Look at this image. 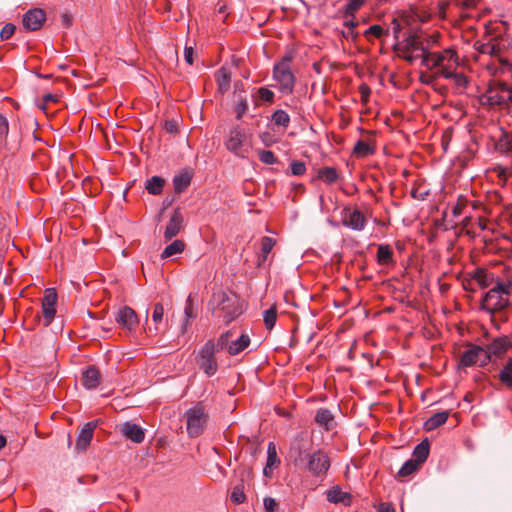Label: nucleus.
Listing matches in <instances>:
<instances>
[{
  "instance_id": "f257e3e1",
  "label": "nucleus",
  "mask_w": 512,
  "mask_h": 512,
  "mask_svg": "<svg viewBox=\"0 0 512 512\" xmlns=\"http://www.w3.org/2000/svg\"><path fill=\"white\" fill-rule=\"evenodd\" d=\"M420 65L425 69L420 75L421 82L432 84L439 79L449 78L454 70H458L459 56L455 47L435 50L432 45Z\"/></svg>"
},
{
  "instance_id": "f03ea898",
  "label": "nucleus",
  "mask_w": 512,
  "mask_h": 512,
  "mask_svg": "<svg viewBox=\"0 0 512 512\" xmlns=\"http://www.w3.org/2000/svg\"><path fill=\"white\" fill-rule=\"evenodd\" d=\"M512 41L501 33L489 37L486 41H476L474 48L483 56H490L485 63L490 75H507L512 77V63L504 56Z\"/></svg>"
},
{
  "instance_id": "7ed1b4c3",
  "label": "nucleus",
  "mask_w": 512,
  "mask_h": 512,
  "mask_svg": "<svg viewBox=\"0 0 512 512\" xmlns=\"http://www.w3.org/2000/svg\"><path fill=\"white\" fill-rule=\"evenodd\" d=\"M511 294L512 281L497 280L496 284L482 297V310L490 314L504 313L510 307Z\"/></svg>"
},
{
  "instance_id": "20e7f679",
  "label": "nucleus",
  "mask_w": 512,
  "mask_h": 512,
  "mask_svg": "<svg viewBox=\"0 0 512 512\" xmlns=\"http://www.w3.org/2000/svg\"><path fill=\"white\" fill-rule=\"evenodd\" d=\"M437 42V36L424 37L421 34L409 35L402 44L400 51L402 57L413 63L417 59L423 60V57L432 49V45Z\"/></svg>"
},
{
  "instance_id": "39448f33",
  "label": "nucleus",
  "mask_w": 512,
  "mask_h": 512,
  "mask_svg": "<svg viewBox=\"0 0 512 512\" xmlns=\"http://www.w3.org/2000/svg\"><path fill=\"white\" fill-rule=\"evenodd\" d=\"M213 300L217 302L214 314L225 324L231 323L243 313V304L236 295L220 292L213 295Z\"/></svg>"
},
{
  "instance_id": "423d86ee",
  "label": "nucleus",
  "mask_w": 512,
  "mask_h": 512,
  "mask_svg": "<svg viewBox=\"0 0 512 512\" xmlns=\"http://www.w3.org/2000/svg\"><path fill=\"white\" fill-rule=\"evenodd\" d=\"M291 61L290 56H285L273 67V79L277 82L279 91L285 95L293 93L296 83V77L291 69Z\"/></svg>"
},
{
  "instance_id": "0eeeda50",
  "label": "nucleus",
  "mask_w": 512,
  "mask_h": 512,
  "mask_svg": "<svg viewBox=\"0 0 512 512\" xmlns=\"http://www.w3.org/2000/svg\"><path fill=\"white\" fill-rule=\"evenodd\" d=\"M220 348L213 340L207 341L199 350L196 362L199 368L208 376L216 374L218 363L215 357L216 352Z\"/></svg>"
},
{
  "instance_id": "6e6552de",
  "label": "nucleus",
  "mask_w": 512,
  "mask_h": 512,
  "mask_svg": "<svg viewBox=\"0 0 512 512\" xmlns=\"http://www.w3.org/2000/svg\"><path fill=\"white\" fill-rule=\"evenodd\" d=\"M483 100L491 107L507 108L512 105V87L505 83L491 86L483 95Z\"/></svg>"
},
{
  "instance_id": "1a4fd4ad",
  "label": "nucleus",
  "mask_w": 512,
  "mask_h": 512,
  "mask_svg": "<svg viewBox=\"0 0 512 512\" xmlns=\"http://www.w3.org/2000/svg\"><path fill=\"white\" fill-rule=\"evenodd\" d=\"M185 418L187 432L191 437H197L203 433L208 421V414L201 404L188 409Z\"/></svg>"
},
{
  "instance_id": "9d476101",
  "label": "nucleus",
  "mask_w": 512,
  "mask_h": 512,
  "mask_svg": "<svg viewBox=\"0 0 512 512\" xmlns=\"http://www.w3.org/2000/svg\"><path fill=\"white\" fill-rule=\"evenodd\" d=\"M232 335L231 331L221 334L217 340V346L220 349H226L229 355L235 356L244 351L250 345V337L247 334H242L236 340H229Z\"/></svg>"
},
{
  "instance_id": "9b49d317",
  "label": "nucleus",
  "mask_w": 512,
  "mask_h": 512,
  "mask_svg": "<svg viewBox=\"0 0 512 512\" xmlns=\"http://www.w3.org/2000/svg\"><path fill=\"white\" fill-rule=\"evenodd\" d=\"M486 364H488V356L484 351V347L468 344L466 350L461 355L460 365L471 367L474 365L485 366Z\"/></svg>"
},
{
  "instance_id": "f8f14e48",
  "label": "nucleus",
  "mask_w": 512,
  "mask_h": 512,
  "mask_svg": "<svg viewBox=\"0 0 512 512\" xmlns=\"http://www.w3.org/2000/svg\"><path fill=\"white\" fill-rule=\"evenodd\" d=\"M245 140L246 134L244 131L239 126L233 127L229 131L225 146L237 157L245 158L247 153V149L244 148Z\"/></svg>"
},
{
  "instance_id": "ddd939ff",
  "label": "nucleus",
  "mask_w": 512,
  "mask_h": 512,
  "mask_svg": "<svg viewBox=\"0 0 512 512\" xmlns=\"http://www.w3.org/2000/svg\"><path fill=\"white\" fill-rule=\"evenodd\" d=\"M429 452L430 450H413V457L402 465L397 476L405 478L417 472L427 460Z\"/></svg>"
},
{
  "instance_id": "4468645a",
  "label": "nucleus",
  "mask_w": 512,
  "mask_h": 512,
  "mask_svg": "<svg viewBox=\"0 0 512 512\" xmlns=\"http://www.w3.org/2000/svg\"><path fill=\"white\" fill-rule=\"evenodd\" d=\"M341 222L352 230L362 231L367 224V219L359 209L345 207L342 211Z\"/></svg>"
},
{
  "instance_id": "2eb2a0df",
  "label": "nucleus",
  "mask_w": 512,
  "mask_h": 512,
  "mask_svg": "<svg viewBox=\"0 0 512 512\" xmlns=\"http://www.w3.org/2000/svg\"><path fill=\"white\" fill-rule=\"evenodd\" d=\"M330 467V461L327 455L322 450H316L314 453L308 455V470L315 476L326 474Z\"/></svg>"
},
{
  "instance_id": "dca6fc26",
  "label": "nucleus",
  "mask_w": 512,
  "mask_h": 512,
  "mask_svg": "<svg viewBox=\"0 0 512 512\" xmlns=\"http://www.w3.org/2000/svg\"><path fill=\"white\" fill-rule=\"evenodd\" d=\"M57 293L53 288H47L42 299V313L45 326H49L56 314Z\"/></svg>"
},
{
  "instance_id": "f3484780",
  "label": "nucleus",
  "mask_w": 512,
  "mask_h": 512,
  "mask_svg": "<svg viewBox=\"0 0 512 512\" xmlns=\"http://www.w3.org/2000/svg\"><path fill=\"white\" fill-rule=\"evenodd\" d=\"M115 319L122 329H125L129 332L136 330L139 324L136 312L128 306L122 307L118 311Z\"/></svg>"
},
{
  "instance_id": "a211bd4d",
  "label": "nucleus",
  "mask_w": 512,
  "mask_h": 512,
  "mask_svg": "<svg viewBox=\"0 0 512 512\" xmlns=\"http://www.w3.org/2000/svg\"><path fill=\"white\" fill-rule=\"evenodd\" d=\"M119 432L126 439L131 440L135 444H140L144 441L145 432L144 429L131 421H127L119 425Z\"/></svg>"
},
{
  "instance_id": "6ab92c4d",
  "label": "nucleus",
  "mask_w": 512,
  "mask_h": 512,
  "mask_svg": "<svg viewBox=\"0 0 512 512\" xmlns=\"http://www.w3.org/2000/svg\"><path fill=\"white\" fill-rule=\"evenodd\" d=\"M46 20V14L42 9L34 8L23 16V26L30 31L39 30Z\"/></svg>"
},
{
  "instance_id": "aec40b11",
  "label": "nucleus",
  "mask_w": 512,
  "mask_h": 512,
  "mask_svg": "<svg viewBox=\"0 0 512 512\" xmlns=\"http://www.w3.org/2000/svg\"><path fill=\"white\" fill-rule=\"evenodd\" d=\"M509 346L510 343L506 338H497L484 347V351L488 356V363L492 359L501 358L507 352Z\"/></svg>"
},
{
  "instance_id": "412c9836",
  "label": "nucleus",
  "mask_w": 512,
  "mask_h": 512,
  "mask_svg": "<svg viewBox=\"0 0 512 512\" xmlns=\"http://www.w3.org/2000/svg\"><path fill=\"white\" fill-rule=\"evenodd\" d=\"M183 221L184 219L181 212L179 210H175L164 231V238L166 241L171 240L173 237L179 234L183 228Z\"/></svg>"
},
{
  "instance_id": "4be33fe9",
  "label": "nucleus",
  "mask_w": 512,
  "mask_h": 512,
  "mask_svg": "<svg viewBox=\"0 0 512 512\" xmlns=\"http://www.w3.org/2000/svg\"><path fill=\"white\" fill-rule=\"evenodd\" d=\"M315 423L327 431L336 427V420L333 413L327 408H319L314 416Z\"/></svg>"
},
{
  "instance_id": "5701e85b",
  "label": "nucleus",
  "mask_w": 512,
  "mask_h": 512,
  "mask_svg": "<svg viewBox=\"0 0 512 512\" xmlns=\"http://www.w3.org/2000/svg\"><path fill=\"white\" fill-rule=\"evenodd\" d=\"M359 26V21L352 18H344L343 29L340 34L345 40L356 44L359 41L360 33L356 30Z\"/></svg>"
},
{
  "instance_id": "b1692460",
  "label": "nucleus",
  "mask_w": 512,
  "mask_h": 512,
  "mask_svg": "<svg viewBox=\"0 0 512 512\" xmlns=\"http://www.w3.org/2000/svg\"><path fill=\"white\" fill-rule=\"evenodd\" d=\"M471 279L475 281L481 288H488L494 286L498 279L495 278L494 273L489 272L484 268H477L471 274Z\"/></svg>"
},
{
  "instance_id": "393cba45",
  "label": "nucleus",
  "mask_w": 512,
  "mask_h": 512,
  "mask_svg": "<svg viewBox=\"0 0 512 512\" xmlns=\"http://www.w3.org/2000/svg\"><path fill=\"white\" fill-rule=\"evenodd\" d=\"M97 425L98 421H91L82 427L77 439V448H86L90 444Z\"/></svg>"
},
{
  "instance_id": "a878e982",
  "label": "nucleus",
  "mask_w": 512,
  "mask_h": 512,
  "mask_svg": "<svg viewBox=\"0 0 512 512\" xmlns=\"http://www.w3.org/2000/svg\"><path fill=\"white\" fill-rule=\"evenodd\" d=\"M101 382L100 371L95 366H89L82 375V383L87 389L96 388Z\"/></svg>"
},
{
  "instance_id": "bb28decb",
  "label": "nucleus",
  "mask_w": 512,
  "mask_h": 512,
  "mask_svg": "<svg viewBox=\"0 0 512 512\" xmlns=\"http://www.w3.org/2000/svg\"><path fill=\"white\" fill-rule=\"evenodd\" d=\"M375 153V142L372 140H358L353 148V155L357 158H365Z\"/></svg>"
},
{
  "instance_id": "cd10ccee",
  "label": "nucleus",
  "mask_w": 512,
  "mask_h": 512,
  "mask_svg": "<svg viewBox=\"0 0 512 512\" xmlns=\"http://www.w3.org/2000/svg\"><path fill=\"white\" fill-rule=\"evenodd\" d=\"M185 318L182 323L181 332L185 333L188 330V327L193 319L197 317V311L193 303L192 296L189 295L184 308Z\"/></svg>"
},
{
  "instance_id": "c85d7f7f",
  "label": "nucleus",
  "mask_w": 512,
  "mask_h": 512,
  "mask_svg": "<svg viewBox=\"0 0 512 512\" xmlns=\"http://www.w3.org/2000/svg\"><path fill=\"white\" fill-rule=\"evenodd\" d=\"M393 250L388 244H380L377 248L376 260L379 265L394 264Z\"/></svg>"
},
{
  "instance_id": "c756f323",
  "label": "nucleus",
  "mask_w": 512,
  "mask_h": 512,
  "mask_svg": "<svg viewBox=\"0 0 512 512\" xmlns=\"http://www.w3.org/2000/svg\"><path fill=\"white\" fill-rule=\"evenodd\" d=\"M448 417V411L437 412L425 421L424 427L428 431L435 430L439 426L443 425L447 421Z\"/></svg>"
},
{
  "instance_id": "7c9ffc66",
  "label": "nucleus",
  "mask_w": 512,
  "mask_h": 512,
  "mask_svg": "<svg viewBox=\"0 0 512 512\" xmlns=\"http://www.w3.org/2000/svg\"><path fill=\"white\" fill-rule=\"evenodd\" d=\"M327 500L331 503L348 504L350 501V495L343 492L339 486H334L327 491Z\"/></svg>"
},
{
  "instance_id": "2f4dec72",
  "label": "nucleus",
  "mask_w": 512,
  "mask_h": 512,
  "mask_svg": "<svg viewBox=\"0 0 512 512\" xmlns=\"http://www.w3.org/2000/svg\"><path fill=\"white\" fill-rule=\"evenodd\" d=\"M219 90L224 93L230 87L231 73L225 67L220 68L215 74Z\"/></svg>"
},
{
  "instance_id": "473e14b6",
  "label": "nucleus",
  "mask_w": 512,
  "mask_h": 512,
  "mask_svg": "<svg viewBox=\"0 0 512 512\" xmlns=\"http://www.w3.org/2000/svg\"><path fill=\"white\" fill-rule=\"evenodd\" d=\"M267 452V462L266 466L264 467L263 474L266 477H271L273 474V470L279 467L281 461L277 455V450H267Z\"/></svg>"
},
{
  "instance_id": "72a5a7b5",
  "label": "nucleus",
  "mask_w": 512,
  "mask_h": 512,
  "mask_svg": "<svg viewBox=\"0 0 512 512\" xmlns=\"http://www.w3.org/2000/svg\"><path fill=\"white\" fill-rule=\"evenodd\" d=\"M184 249H185L184 241L177 239L165 247V249L163 250V252L161 254V258L166 259V258L172 257L174 255L180 254L184 251Z\"/></svg>"
},
{
  "instance_id": "f704fd0d",
  "label": "nucleus",
  "mask_w": 512,
  "mask_h": 512,
  "mask_svg": "<svg viewBox=\"0 0 512 512\" xmlns=\"http://www.w3.org/2000/svg\"><path fill=\"white\" fill-rule=\"evenodd\" d=\"M317 176L327 184H334L339 179V174L334 167L320 168Z\"/></svg>"
},
{
  "instance_id": "c9c22d12",
  "label": "nucleus",
  "mask_w": 512,
  "mask_h": 512,
  "mask_svg": "<svg viewBox=\"0 0 512 512\" xmlns=\"http://www.w3.org/2000/svg\"><path fill=\"white\" fill-rule=\"evenodd\" d=\"M164 184L165 180L163 178L159 176H153L152 178L147 180L145 188L149 194L159 195L163 190Z\"/></svg>"
},
{
  "instance_id": "e433bc0d",
  "label": "nucleus",
  "mask_w": 512,
  "mask_h": 512,
  "mask_svg": "<svg viewBox=\"0 0 512 512\" xmlns=\"http://www.w3.org/2000/svg\"><path fill=\"white\" fill-rule=\"evenodd\" d=\"M191 182L189 173H181L173 178V186L176 193L180 194L188 188Z\"/></svg>"
},
{
  "instance_id": "4c0bfd02",
  "label": "nucleus",
  "mask_w": 512,
  "mask_h": 512,
  "mask_svg": "<svg viewBox=\"0 0 512 512\" xmlns=\"http://www.w3.org/2000/svg\"><path fill=\"white\" fill-rule=\"evenodd\" d=\"M271 121L274 125L286 129L290 124V116L285 110L278 109L272 114Z\"/></svg>"
},
{
  "instance_id": "58836bf2",
  "label": "nucleus",
  "mask_w": 512,
  "mask_h": 512,
  "mask_svg": "<svg viewBox=\"0 0 512 512\" xmlns=\"http://www.w3.org/2000/svg\"><path fill=\"white\" fill-rule=\"evenodd\" d=\"M387 34L388 32L385 31L380 25H372L363 32V36L367 39V41L371 43H373L374 39H380Z\"/></svg>"
},
{
  "instance_id": "ea45409f",
  "label": "nucleus",
  "mask_w": 512,
  "mask_h": 512,
  "mask_svg": "<svg viewBox=\"0 0 512 512\" xmlns=\"http://www.w3.org/2000/svg\"><path fill=\"white\" fill-rule=\"evenodd\" d=\"M244 489V480L242 478L240 483L236 484L231 492L230 499L234 504L239 505L246 500Z\"/></svg>"
},
{
  "instance_id": "a19ab883",
  "label": "nucleus",
  "mask_w": 512,
  "mask_h": 512,
  "mask_svg": "<svg viewBox=\"0 0 512 512\" xmlns=\"http://www.w3.org/2000/svg\"><path fill=\"white\" fill-rule=\"evenodd\" d=\"M275 239L265 236L261 239V248H260V262H264L270 252L272 251L273 247L275 246Z\"/></svg>"
},
{
  "instance_id": "79ce46f5",
  "label": "nucleus",
  "mask_w": 512,
  "mask_h": 512,
  "mask_svg": "<svg viewBox=\"0 0 512 512\" xmlns=\"http://www.w3.org/2000/svg\"><path fill=\"white\" fill-rule=\"evenodd\" d=\"M365 0H349L344 7V18L356 19L355 14L363 6Z\"/></svg>"
},
{
  "instance_id": "37998d69",
  "label": "nucleus",
  "mask_w": 512,
  "mask_h": 512,
  "mask_svg": "<svg viewBox=\"0 0 512 512\" xmlns=\"http://www.w3.org/2000/svg\"><path fill=\"white\" fill-rule=\"evenodd\" d=\"M496 148L501 152H512V130L504 132L496 143Z\"/></svg>"
},
{
  "instance_id": "c03bdc74",
  "label": "nucleus",
  "mask_w": 512,
  "mask_h": 512,
  "mask_svg": "<svg viewBox=\"0 0 512 512\" xmlns=\"http://www.w3.org/2000/svg\"><path fill=\"white\" fill-rule=\"evenodd\" d=\"M277 308L271 306L269 309L263 312V321L266 329L272 330L277 320Z\"/></svg>"
},
{
  "instance_id": "a18cd8bd",
  "label": "nucleus",
  "mask_w": 512,
  "mask_h": 512,
  "mask_svg": "<svg viewBox=\"0 0 512 512\" xmlns=\"http://www.w3.org/2000/svg\"><path fill=\"white\" fill-rule=\"evenodd\" d=\"M503 384L512 389V358H510L499 374Z\"/></svg>"
},
{
  "instance_id": "49530a36",
  "label": "nucleus",
  "mask_w": 512,
  "mask_h": 512,
  "mask_svg": "<svg viewBox=\"0 0 512 512\" xmlns=\"http://www.w3.org/2000/svg\"><path fill=\"white\" fill-rule=\"evenodd\" d=\"M448 79L453 81L456 89L459 92H462L468 84L467 77L463 73L457 72V70H454Z\"/></svg>"
},
{
  "instance_id": "de8ad7c7",
  "label": "nucleus",
  "mask_w": 512,
  "mask_h": 512,
  "mask_svg": "<svg viewBox=\"0 0 512 512\" xmlns=\"http://www.w3.org/2000/svg\"><path fill=\"white\" fill-rule=\"evenodd\" d=\"M164 317V307L161 303H156L154 305V310L152 314V320L155 324V331L159 330V325L162 323Z\"/></svg>"
},
{
  "instance_id": "09e8293b",
  "label": "nucleus",
  "mask_w": 512,
  "mask_h": 512,
  "mask_svg": "<svg viewBox=\"0 0 512 512\" xmlns=\"http://www.w3.org/2000/svg\"><path fill=\"white\" fill-rule=\"evenodd\" d=\"M259 160L264 164H274L277 162V158L274 153L270 150H260L258 153Z\"/></svg>"
},
{
  "instance_id": "8fccbe9b",
  "label": "nucleus",
  "mask_w": 512,
  "mask_h": 512,
  "mask_svg": "<svg viewBox=\"0 0 512 512\" xmlns=\"http://www.w3.org/2000/svg\"><path fill=\"white\" fill-rule=\"evenodd\" d=\"M259 100L272 103L274 101V92L266 87H260L257 91Z\"/></svg>"
},
{
  "instance_id": "3c124183",
  "label": "nucleus",
  "mask_w": 512,
  "mask_h": 512,
  "mask_svg": "<svg viewBox=\"0 0 512 512\" xmlns=\"http://www.w3.org/2000/svg\"><path fill=\"white\" fill-rule=\"evenodd\" d=\"M290 168L292 175L295 176H302L306 173V165L302 161H292Z\"/></svg>"
},
{
  "instance_id": "603ef678",
  "label": "nucleus",
  "mask_w": 512,
  "mask_h": 512,
  "mask_svg": "<svg viewBox=\"0 0 512 512\" xmlns=\"http://www.w3.org/2000/svg\"><path fill=\"white\" fill-rule=\"evenodd\" d=\"M457 5L464 10L477 8L481 0H455Z\"/></svg>"
},
{
  "instance_id": "864d4df0",
  "label": "nucleus",
  "mask_w": 512,
  "mask_h": 512,
  "mask_svg": "<svg viewBox=\"0 0 512 512\" xmlns=\"http://www.w3.org/2000/svg\"><path fill=\"white\" fill-rule=\"evenodd\" d=\"M15 29H16V27L13 24H11V23L6 24L0 31L1 40L10 39L12 37V35L14 34Z\"/></svg>"
},
{
  "instance_id": "5fc2aeb1",
  "label": "nucleus",
  "mask_w": 512,
  "mask_h": 512,
  "mask_svg": "<svg viewBox=\"0 0 512 512\" xmlns=\"http://www.w3.org/2000/svg\"><path fill=\"white\" fill-rule=\"evenodd\" d=\"M358 91H359V93L361 95V102L363 104H367L368 101H369L370 95H371L370 87L366 83H362L359 86Z\"/></svg>"
},
{
  "instance_id": "6e6d98bb",
  "label": "nucleus",
  "mask_w": 512,
  "mask_h": 512,
  "mask_svg": "<svg viewBox=\"0 0 512 512\" xmlns=\"http://www.w3.org/2000/svg\"><path fill=\"white\" fill-rule=\"evenodd\" d=\"M279 504L272 497L264 498V509L265 512H277Z\"/></svg>"
},
{
  "instance_id": "4d7b16f0",
  "label": "nucleus",
  "mask_w": 512,
  "mask_h": 512,
  "mask_svg": "<svg viewBox=\"0 0 512 512\" xmlns=\"http://www.w3.org/2000/svg\"><path fill=\"white\" fill-rule=\"evenodd\" d=\"M248 110V102L246 99H241L236 107H235V111H236V118L237 119H241L243 117V115L246 113V111Z\"/></svg>"
},
{
  "instance_id": "13d9d810",
  "label": "nucleus",
  "mask_w": 512,
  "mask_h": 512,
  "mask_svg": "<svg viewBox=\"0 0 512 512\" xmlns=\"http://www.w3.org/2000/svg\"><path fill=\"white\" fill-rule=\"evenodd\" d=\"M466 204H467V200L463 197H459L457 204L453 208L454 216L460 215L462 213V210L465 208Z\"/></svg>"
},
{
  "instance_id": "bf43d9fd",
  "label": "nucleus",
  "mask_w": 512,
  "mask_h": 512,
  "mask_svg": "<svg viewBox=\"0 0 512 512\" xmlns=\"http://www.w3.org/2000/svg\"><path fill=\"white\" fill-rule=\"evenodd\" d=\"M164 128L168 133H176L178 131V123L176 120H166Z\"/></svg>"
},
{
  "instance_id": "052dcab7",
  "label": "nucleus",
  "mask_w": 512,
  "mask_h": 512,
  "mask_svg": "<svg viewBox=\"0 0 512 512\" xmlns=\"http://www.w3.org/2000/svg\"><path fill=\"white\" fill-rule=\"evenodd\" d=\"M9 131L8 121L5 116L0 114V136H6Z\"/></svg>"
},
{
  "instance_id": "680f3d73",
  "label": "nucleus",
  "mask_w": 512,
  "mask_h": 512,
  "mask_svg": "<svg viewBox=\"0 0 512 512\" xmlns=\"http://www.w3.org/2000/svg\"><path fill=\"white\" fill-rule=\"evenodd\" d=\"M193 54H194V50L192 47H186L185 48V51H184V58H185V61L189 64V65H192L193 64Z\"/></svg>"
},
{
  "instance_id": "e2e57ef3",
  "label": "nucleus",
  "mask_w": 512,
  "mask_h": 512,
  "mask_svg": "<svg viewBox=\"0 0 512 512\" xmlns=\"http://www.w3.org/2000/svg\"><path fill=\"white\" fill-rule=\"evenodd\" d=\"M378 512H395L394 508L387 503H382L379 506Z\"/></svg>"
},
{
  "instance_id": "0e129e2a",
  "label": "nucleus",
  "mask_w": 512,
  "mask_h": 512,
  "mask_svg": "<svg viewBox=\"0 0 512 512\" xmlns=\"http://www.w3.org/2000/svg\"><path fill=\"white\" fill-rule=\"evenodd\" d=\"M415 448H429L428 440H424V441L420 442L419 444H417L415 446Z\"/></svg>"
},
{
  "instance_id": "69168bd1",
  "label": "nucleus",
  "mask_w": 512,
  "mask_h": 512,
  "mask_svg": "<svg viewBox=\"0 0 512 512\" xmlns=\"http://www.w3.org/2000/svg\"><path fill=\"white\" fill-rule=\"evenodd\" d=\"M6 445V438L3 435H0V448H4Z\"/></svg>"
},
{
  "instance_id": "338daca9",
  "label": "nucleus",
  "mask_w": 512,
  "mask_h": 512,
  "mask_svg": "<svg viewBox=\"0 0 512 512\" xmlns=\"http://www.w3.org/2000/svg\"><path fill=\"white\" fill-rule=\"evenodd\" d=\"M267 448H268V449L275 448L274 443H273V442H269V443H268V447H267Z\"/></svg>"
},
{
  "instance_id": "774afa93",
  "label": "nucleus",
  "mask_w": 512,
  "mask_h": 512,
  "mask_svg": "<svg viewBox=\"0 0 512 512\" xmlns=\"http://www.w3.org/2000/svg\"><path fill=\"white\" fill-rule=\"evenodd\" d=\"M51 99H52V96H51V95H46V96L44 97V100H45V101H47V100H51Z\"/></svg>"
}]
</instances>
